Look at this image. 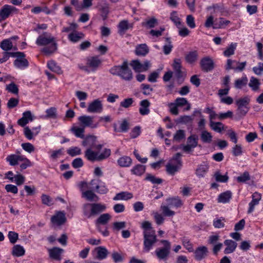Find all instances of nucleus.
Listing matches in <instances>:
<instances>
[{
    "label": "nucleus",
    "instance_id": "f257e3e1",
    "mask_svg": "<svg viewBox=\"0 0 263 263\" xmlns=\"http://www.w3.org/2000/svg\"><path fill=\"white\" fill-rule=\"evenodd\" d=\"M36 44L39 46L50 45L42 49V52L46 55L51 54L57 49V44L55 42L54 37L46 32H44L37 37Z\"/></svg>",
    "mask_w": 263,
    "mask_h": 263
},
{
    "label": "nucleus",
    "instance_id": "f03ea898",
    "mask_svg": "<svg viewBox=\"0 0 263 263\" xmlns=\"http://www.w3.org/2000/svg\"><path fill=\"white\" fill-rule=\"evenodd\" d=\"M109 72L113 75L118 76L122 79L130 81L133 79L132 70L128 67L127 61H124L121 65L115 66L112 67Z\"/></svg>",
    "mask_w": 263,
    "mask_h": 263
},
{
    "label": "nucleus",
    "instance_id": "7ed1b4c3",
    "mask_svg": "<svg viewBox=\"0 0 263 263\" xmlns=\"http://www.w3.org/2000/svg\"><path fill=\"white\" fill-rule=\"evenodd\" d=\"M250 102V99L247 96L236 100L235 103L237 106V108L235 117V120H240L246 116L250 109L249 106Z\"/></svg>",
    "mask_w": 263,
    "mask_h": 263
},
{
    "label": "nucleus",
    "instance_id": "20e7f679",
    "mask_svg": "<svg viewBox=\"0 0 263 263\" xmlns=\"http://www.w3.org/2000/svg\"><path fill=\"white\" fill-rule=\"evenodd\" d=\"M110 155V150L106 148L104 152L101 154L98 152H94L90 148H88L85 152V157L89 160L92 162L100 161L106 159Z\"/></svg>",
    "mask_w": 263,
    "mask_h": 263
},
{
    "label": "nucleus",
    "instance_id": "39448f33",
    "mask_svg": "<svg viewBox=\"0 0 263 263\" xmlns=\"http://www.w3.org/2000/svg\"><path fill=\"white\" fill-rule=\"evenodd\" d=\"M161 242L164 245V247L157 248L155 250V254L159 259L166 260L170 253L171 243L166 240H162Z\"/></svg>",
    "mask_w": 263,
    "mask_h": 263
},
{
    "label": "nucleus",
    "instance_id": "423d86ee",
    "mask_svg": "<svg viewBox=\"0 0 263 263\" xmlns=\"http://www.w3.org/2000/svg\"><path fill=\"white\" fill-rule=\"evenodd\" d=\"M144 235V250L148 252L157 241L155 231L143 232Z\"/></svg>",
    "mask_w": 263,
    "mask_h": 263
},
{
    "label": "nucleus",
    "instance_id": "0eeeda50",
    "mask_svg": "<svg viewBox=\"0 0 263 263\" xmlns=\"http://www.w3.org/2000/svg\"><path fill=\"white\" fill-rule=\"evenodd\" d=\"M129 65L136 72L139 73L147 71L150 68L151 64L147 60L141 63L139 60H134L130 61Z\"/></svg>",
    "mask_w": 263,
    "mask_h": 263
},
{
    "label": "nucleus",
    "instance_id": "6e6552de",
    "mask_svg": "<svg viewBox=\"0 0 263 263\" xmlns=\"http://www.w3.org/2000/svg\"><path fill=\"white\" fill-rule=\"evenodd\" d=\"M247 62H239L235 60L229 59L227 61L225 69L227 70L233 69L235 71H242L245 68Z\"/></svg>",
    "mask_w": 263,
    "mask_h": 263
},
{
    "label": "nucleus",
    "instance_id": "1a4fd4ad",
    "mask_svg": "<svg viewBox=\"0 0 263 263\" xmlns=\"http://www.w3.org/2000/svg\"><path fill=\"white\" fill-rule=\"evenodd\" d=\"M198 138L196 135H192L187 139V144L182 145V150L187 153L192 152L198 146Z\"/></svg>",
    "mask_w": 263,
    "mask_h": 263
},
{
    "label": "nucleus",
    "instance_id": "9d476101",
    "mask_svg": "<svg viewBox=\"0 0 263 263\" xmlns=\"http://www.w3.org/2000/svg\"><path fill=\"white\" fill-rule=\"evenodd\" d=\"M89 184L99 194H106L108 192V189L105 183L100 179H93L90 182Z\"/></svg>",
    "mask_w": 263,
    "mask_h": 263
},
{
    "label": "nucleus",
    "instance_id": "9b49d317",
    "mask_svg": "<svg viewBox=\"0 0 263 263\" xmlns=\"http://www.w3.org/2000/svg\"><path fill=\"white\" fill-rule=\"evenodd\" d=\"M78 120L84 127H89L92 128L98 126V123H94L93 117L90 116H81L79 117Z\"/></svg>",
    "mask_w": 263,
    "mask_h": 263
},
{
    "label": "nucleus",
    "instance_id": "f8f14e48",
    "mask_svg": "<svg viewBox=\"0 0 263 263\" xmlns=\"http://www.w3.org/2000/svg\"><path fill=\"white\" fill-rule=\"evenodd\" d=\"M200 65L202 71L209 72L212 70L214 67V62L209 57L202 58L200 62Z\"/></svg>",
    "mask_w": 263,
    "mask_h": 263
},
{
    "label": "nucleus",
    "instance_id": "ddd939ff",
    "mask_svg": "<svg viewBox=\"0 0 263 263\" xmlns=\"http://www.w3.org/2000/svg\"><path fill=\"white\" fill-rule=\"evenodd\" d=\"M102 64V60L97 56L91 57L87 59V65L91 72H95Z\"/></svg>",
    "mask_w": 263,
    "mask_h": 263
},
{
    "label": "nucleus",
    "instance_id": "4468645a",
    "mask_svg": "<svg viewBox=\"0 0 263 263\" xmlns=\"http://www.w3.org/2000/svg\"><path fill=\"white\" fill-rule=\"evenodd\" d=\"M103 110V105L101 101L99 99H96L90 103L87 108V111L90 113H100Z\"/></svg>",
    "mask_w": 263,
    "mask_h": 263
},
{
    "label": "nucleus",
    "instance_id": "2eb2a0df",
    "mask_svg": "<svg viewBox=\"0 0 263 263\" xmlns=\"http://www.w3.org/2000/svg\"><path fill=\"white\" fill-rule=\"evenodd\" d=\"M209 251L206 247L200 246L194 252V258L197 261L205 258L208 255Z\"/></svg>",
    "mask_w": 263,
    "mask_h": 263
},
{
    "label": "nucleus",
    "instance_id": "dca6fc26",
    "mask_svg": "<svg viewBox=\"0 0 263 263\" xmlns=\"http://www.w3.org/2000/svg\"><path fill=\"white\" fill-rule=\"evenodd\" d=\"M66 220L65 213L63 212H58L51 218V221L53 224L61 226L64 224Z\"/></svg>",
    "mask_w": 263,
    "mask_h": 263
},
{
    "label": "nucleus",
    "instance_id": "f3484780",
    "mask_svg": "<svg viewBox=\"0 0 263 263\" xmlns=\"http://www.w3.org/2000/svg\"><path fill=\"white\" fill-rule=\"evenodd\" d=\"M133 24L129 23L127 20H124L120 21L118 25V33L120 34L123 35L125 32L133 28Z\"/></svg>",
    "mask_w": 263,
    "mask_h": 263
},
{
    "label": "nucleus",
    "instance_id": "a211bd4d",
    "mask_svg": "<svg viewBox=\"0 0 263 263\" xmlns=\"http://www.w3.org/2000/svg\"><path fill=\"white\" fill-rule=\"evenodd\" d=\"M33 120V116L29 110L25 111L23 114V117L17 121V124L22 126H25L29 121Z\"/></svg>",
    "mask_w": 263,
    "mask_h": 263
},
{
    "label": "nucleus",
    "instance_id": "6ab92c4d",
    "mask_svg": "<svg viewBox=\"0 0 263 263\" xmlns=\"http://www.w3.org/2000/svg\"><path fill=\"white\" fill-rule=\"evenodd\" d=\"M16 8L10 5H4L0 10V16L3 20L8 18L11 13L15 10Z\"/></svg>",
    "mask_w": 263,
    "mask_h": 263
},
{
    "label": "nucleus",
    "instance_id": "aec40b11",
    "mask_svg": "<svg viewBox=\"0 0 263 263\" xmlns=\"http://www.w3.org/2000/svg\"><path fill=\"white\" fill-rule=\"evenodd\" d=\"M209 168V165L206 162H202L198 165L195 174L199 178L204 177Z\"/></svg>",
    "mask_w": 263,
    "mask_h": 263
},
{
    "label": "nucleus",
    "instance_id": "412c9836",
    "mask_svg": "<svg viewBox=\"0 0 263 263\" xmlns=\"http://www.w3.org/2000/svg\"><path fill=\"white\" fill-rule=\"evenodd\" d=\"M182 164L179 162V164H173L172 162H169L166 165V172L170 175L174 176L181 168Z\"/></svg>",
    "mask_w": 263,
    "mask_h": 263
},
{
    "label": "nucleus",
    "instance_id": "4be33fe9",
    "mask_svg": "<svg viewBox=\"0 0 263 263\" xmlns=\"http://www.w3.org/2000/svg\"><path fill=\"white\" fill-rule=\"evenodd\" d=\"M224 244L227 246L224 251L226 254L233 253L237 246V243L235 241L230 239L224 240Z\"/></svg>",
    "mask_w": 263,
    "mask_h": 263
},
{
    "label": "nucleus",
    "instance_id": "5701e85b",
    "mask_svg": "<svg viewBox=\"0 0 263 263\" xmlns=\"http://www.w3.org/2000/svg\"><path fill=\"white\" fill-rule=\"evenodd\" d=\"M91 214L92 216L97 215L106 210V206L105 204L100 203H91Z\"/></svg>",
    "mask_w": 263,
    "mask_h": 263
},
{
    "label": "nucleus",
    "instance_id": "b1692460",
    "mask_svg": "<svg viewBox=\"0 0 263 263\" xmlns=\"http://www.w3.org/2000/svg\"><path fill=\"white\" fill-rule=\"evenodd\" d=\"M49 256L52 259L56 260H60L61 259V255L63 250L59 248L54 247L49 250Z\"/></svg>",
    "mask_w": 263,
    "mask_h": 263
},
{
    "label": "nucleus",
    "instance_id": "393cba45",
    "mask_svg": "<svg viewBox=\"0 0 263 263\" xmlns=\"http://www.w3.org/2000/svg\"><path fill=\"white\" fill-rule=\"evenodd\" d=\"M82 196L89 201H98L99 197L91 190L83 192Z\"/></svg>",
    "mask_w": 263,
    "mask_h": 263
},
{
    "label": "nucleus",
    "instance_id": "a878e982",
    "mask_svg": "<svg viewBox=\"0 0 263 263\" xmlns=\"http://www.w3.org/2000/svg\"><path fill=\"white\" fill-rule=\"evenodd\" d=\"M198 57V53L197 50H193L189 52L185 56V61L190 64L195 63Z\"/></svg>",
    "mask_w": 263,
    "mask_h": 263
},
{
    "label": "nucleus",
    "instance_id": "bb28decb",
    "mask_svg": "<svg viewBox=\"0 0 263 263\" xmlns=\"http://www.w3.org/2000/svg\"><path fill=\"white\" fill-rule=\"evenodd\" d=\"M140 105L139 112L141 115H146L149 113L148 107L150 106V102L148 100L145 99L142 100L140 102Z\"/></svg>",
    "mask_w": 263,
    "mask_h": 263
},
{
    "label": "nucleus",
    "instance_id": "cd10ccee",
    "mask_svg": "<svg viewBox=\"0 0 263 263\" xmlns=\"http://www.w3.org/2000/svg\"><path fill=\"white\" fill-rule=\"evenodd\" d=\"M174 70L176 73L178 78H180L182 76V72L181 71V61L179 59H175L172 65Z\"/></svg>",
    "mask_w": 263,
    "mask_h": 263
},
{
    "label": "nucleus",
    "instance_id": "c85d7f7f",
    "mask_svg": "<svg viewBox=\"0 0 263 263\" xmlns=\"http://www.w3.org/2000/svg\"><path fill=\"white\" fill-rule=\"evenodd\" d=\"M118 164L122 167H127L131 165L132 159L128 156H124L117 160Z\"/></svg>",
    "mask_w": 263,
    "mask_h": 263
},
{
    "label": "nucleus",
    "instance_id": "c756f323",
    "mask_svg": "<svg viewBox=\"0 0 263 263\" xmlns=\"http://www.w3.org/2000/svg\"><path fill=\"white\" fill-rule=\"evenodd\" d=\"M95 250L97 252L96 258L99 260L106 258L108 254V250L104 247H98L96 248Z\"/></svg>",
    "mask_w": 263,
    "mask_h": 263
},
{
    "label": "nucleus",
    "instance_id": "7c9ffc66",
    "mask_svg": "<svg viewBox=\"0 0 263 263\" xmlns=\"http://www.w3.org/2000/svg\"><path fill=\"white\" fill-rule=\"evenodd\" d=\"M232 198V193L230 191L221 193L218 197V202L220 203H228Z\"/></svg>",
    "mask_w": 263,
    "mask_h": 263
},
{
    "label": "nucleus",
    "instance_id": "2f4dec72",
    "mask_svg": "<svg viewBox=\"0 0 263 263\" xmlns=\"http://www.w3.org/2000/svg\"><path fill=\"white\" fill-rule=\"evenodd\" d=\"M14 65L18 68H26L29 65L28 61L25 57L18 58L14 61Z\"/></svg>",
    "mask_w": 263,
    "mask_h": 263
},
{
    "label": "nucleus",
    "instance_id": "473e14b6",
    "mask_svg": "<svg viewBox=\"0 0 263 263\" xmlns=\"http://www.w3.org/2000/svg\"><path fill=\"white\" fill-rule=\"evenodd\" d=\"M166 201L170 206H174L177 208H180L183 205V202L179 197L168 198Z\"/></svg>",
    "mask_w": 263,
    "mask_h": 263
},
{
    "label": "nucleus",
    "instance_id": "72a5a7b5",
    "mask_svg": "<svg viewBox=\"0 0 263 263\" xmlns=\"http://www.w3.org/2000/svg\"><path fill=\"white\" fill-rule=\"evenodd\" d=\"M84 36V34L82 32L74 31L70 33L68 38L71 42L76 43L82 39Z\"/></svg>",
    "mask_w": 263,
    "mask_h": 263
},
{
    "label": "nucleus",
    "instance_id": "f704fd0d",
    "mask_svg": "<svg viewBox=\"0 0 263 263\" xmlns=\"http://www.w3.org/2000/svg\"><path fill=\"white\" fill-rule=\"evenodd\" d=\"M212 135L211 133L206 130H202L200 134V139L203 143H210L212 141Z\"/></svg>",
    "mask_w": 263,
    "mask_h": 263
},
{
    "label": "nucleus",
    "instance_id": "c9c22d12",
    "mask_svg": "<svg viewBox=\"0 0 263 263\" xmlns=\"http://www.w3.org/2000/svg\"><path fill=\"white\" fill-rule=\"evenodd\" d=\"M133 197V196L132 193L126 192H122L117 194L116 196L113 198V199L114 200H127L132 198Z\"/></svg>",
    "mask_w": 263,
    "mask_h": 263
},
{
    "label": "nucleus",
    "instance_id": "e433bc0d",
    "mask_svg": "<svg viewBox=\"0 0 263 263\" xmlns=\"http://www.w3.org/2000/svg\"><path fill=\"white\" fill-rule=\"evenodd\" d=\"M25 251L23 247L16 245L12 248V254L13 256L20 257L25 254Z\"/></svg>",
    "mask_w": 263,
    "mask_h": 263
},
{
    "label": "nucleus",
    "instance_id": "4c0bfd02",
    "mask_svg": "<svg viewBox=\"0 0 263 263\" xmlns=\"http://www.w3.org/2000/svg\"><path fill=\"white\" fill-rule=\"evenodd\" d=\"M110 219L111 216L108 213L103 214L97 219L96 223L98 225H104L107 224Z\"/></svg>",
    "mask_w": 263,
    "mask_h": 263
},
{
    "label": "nucleus",
    "instance_id": "58836bf2",
    "mask_svg": "<svg viewBox=\"0 0 263 263\" xmlns=\"http://www.w3.org/2000/svg\"><path fill=\"white\" fill-rule=\"evenodd\" d=\"M145 166L141 164H137L131 170L132 173L137 176H141L144 173Z\"/></svg>",
    "mask_w": 263,
    "mask_h": 263
},
{
    "label": "nucleus",
    "instance_id": "ea45409f",
    "mask_svg": "<svg viewBox=\"0 0 263 263\" xmlns=\"http://www.w3.org/2000/svg\"><path fill=\"white\" fill-rule=\"evenodd\" d=\"M210 126L213 130L217 133H221L224 129L223 124L220 122H215L211 121L210 122Z\"/></svg>",
    "mask_w": 263,
    "mask_h": 263
},
{
    "label": "nucleus",
    "instance_id": "a19ab883",
    "mask_svg": "<svg viewBox=\"0 0 263 263\" xmlns=\"http://www.w3.org/2000/svg\"><path fill=\"white\" fill-rule=\"evenodd\" d=\"M248 85L252 90L256 91L259 89L260 83L258 79L252 77L250 78V82Z\"/></svg>",
    "mask_w": 263,
    "mask_h": 263
},
{
    "label": "nucleus",
    "instance_id": "79ce46f5",
    "mask_svg": "<svg viewBox=\"0 0 263 263\" xmlns=\"http://www.w3.org/2000/svg\"><path fill=\"white\" fill-rule=\"evenodd\" d=\"M47 66L51 71L58 74H61L62 73L61 67L54 61H49L47 63Z\"/></svg>",
    "mask_w": 263,
    "mask_h": 263
},
{
    "label": "nucleus",
    "instance_id": "37998d69",
    "mask_svg": "<svg viewBox=\"0 0 263 263\" xmlns=\"http://www.w3.org/2000/svg\"><path fill=\"white\" fill-rule=\"evenodd\" d=\"M148 52V48L146 44H141L137 47L135 53L137 55L144 56Z\"/></svg>",
    "mask_w": 263,
    "mask_h": 263
},
{
    "label": "nucleus",
    "instance_id": "c03bdc74",
    "mask_svg": "<svg viewBox=\"0 0 263 263\" xmlns=\"http://www.w3.org/2000/svg\"><path fill=\"white\" fill-rule=\"evenodd\" d=\"M1 48L4 51H9L13 48V44L11 39H5L2 41L0 45Z\"/></svg>",
    "mask_w": 263,
    "mask_h": 263
},
{
    "label": "nucleus",
    "instance_id": "a18cd8bd",
    "mask_svg": "<svg viewBox=\"0 0 263 263\" xmlns=\"http://www.w3.org/2000/svg\"><path fill=\"white\" fill-rule=\"evenodd\" d=\"M236 43H231L230 45L223 52V54L226 57H229L234 54L235 50L236 48Z\"/></svg>",
    "mask_w": 263,
    "mask_h": 263
},
{
    "label": "nucleus",
    "instance_id": "49530a36",
    "mask_svg": "<svg viewBox=\"0 0 263 263\" xmlns=\"http://www.w3.org/2000/svg\"><path fill=\"white\" fill-rule=\"evenodd\" d=\"M71 131L74 134V135L78 138H84V128L81 127H72L71 128Z\"/></svg>",
    "mask_w": 263,
    "mask_h": 263
},
{
    "label": "nucleus",
    "instance_id": "de8ad7c7",
    "mask_svg": "<svg viewBox=\"0 0 263 263\" xmlns=\"http://www.w3.org/2000/svg\"><path fill=\"white\" fill-rule=\"evenodd\" d=\"M91 203H85L83 206V213L84 215L88 218L92 216L91 214Z\"/></svg>",
    "mask_w": 263,
    "mask_h": 263
},
{
    "label": "nucleus",
    "instance_id": "09e8293b",
    "mask_svg": "<svg viewBox=\"0 0 263 263\" xmlns=\"http://www.w3.org/2000/svg\"><path fill=\"white\" fill-rule=\"evenodd\" d=\"M165 41L167 42V44H165L163 47V52L165 54L167 55L170 53L171 52L172 48L173 47L172 42L171 41V39L169 37H166L165 39Z\"/></svg>",
    "mask_w": 263,
    "mask_h": 263
},
{
    "label": "nucleus",
    "instance_id": "8fccbe9b",
    "mask_svg": "<svg viewBox=\"0 0 263 263\" xmlns=\"http://www.w3.org/2000/svg\"><path fill=\"white\" fill-rule=\"evenodd\" d=\"M248 82V79L246 77L241 78V79H237L235 82V87L236 88L240 89L243 86L247 85Z\"/></svg>",
    "mask_w": 263,
    "mask_h": 263
},
{
    "label": "nucleus",
    "instance_id": "3c124183",
    "mask_svg": "<svg viewBox=\"0 0 263 263\" xmlns=\"http://www.w3.org/2000/svg\"><path fill=\"white\" fill-rule=\"evenodd\" d=\"M46 118L56 119L57 118V109L54 107H50L46 110Z\"/></svg>",
    "mask_w": 263,
    "mask_h": 263
},
{
    "label": "nucleus",
    "instance_id": "603ef678",
    "mask_svg": "<svg viewBox=\"0 0 263 263\" xmlns=\"http://www.w3.org/2000/svg\"><path fill=\"white\" fill-rule=\"evenodd\" d=\"M145 180H148L153 184H160L162 182V179L156 177L155 176L150 174H147Z\"/></svg>",
    "mask_w": 263,
    "mask_h": 263
},
{
    "label": "nucleus",
    "instance_id": "864d4df0",
    "mask_svg": "<svg viewBox=\"0 0 263 263\" xmlns=\"http://www.w3.org/2000/svg\"><path fill=\"white\" fill-rule=\"evenodd\" d=\"M230 23L229 21L224 20L223 18H220L218 22H215L213 26V29H218L223 28Z\"/></svg>",
    "mask_w": 263,
    "mask_h": 263
},
{
    "label": "nucleus",
    "instance_id": "5fc2aeb1",
    "mask_svg": "<svg viewBox=\"0 0 263 263\" xmlns=\"http://www.w3.org/2000/svg\"><path fill=\"white\" fill-rule=\"evenodd\" d=\"M67 154L71 157H74L81 154V149L78 147H72L67 151Z\"/></svg>",
    "mask_w": 263,
    "mask_h": 263
},
{
    "label": "nucleus",
    "instance_id": "6e6d98bb",
    "mask_svg": "<svg viewBox=\"0 0 263 263\" xmlns=\"http://www.w3.org/2000/svg\"><path fill=\"white\" fill-rule=\"evenodd\" d=\"M157 20L155 17H152L149 20L143 22L142 26L148 28H153L157 24Z\"/></svg>",
    "mask_w": 263,
    "mask_h": 263
},
{
    "label": "nucleus",
    "instance_id": "4d7b16f0",
    "mask_svg": "<svg viewBox=\"0 0 263 263\" xmlns=\"http://www.w3.org/2000/svg\"><path fill=\"white\" fill-rule=\"evenodd\" d=\"M185 138V132L183 130L180 129L176 132L173 137V140L180 142Z\"/></svg>",
    "mask_w": 263,
    "mask_h": 263
},
{
    "label": "nucleus",
    "instance_id": "13d9d810",
    "mask_svg": "<svg viewBox=\"0 0 263 263\" xmlns=\"http://www.w3.org/2000/svg\"><path fill=\"white\" fill-rule=\"evenodd\" d=\"M214 176L217 182H226L229 179V177L227 175H222L219 172H216Z\"/></svg>",
    "mask_w": 263,
    "mask_h": 263
},
{
    "label": "nucleus",
    "instance_id": "bf43d9fd",
    "mask_svg": "<svg viewBox=\"0 0 263 263\" xmlns=\"http://www.w3.org/2000/svg\"><path fill=\"white\" fill-rule=\"evenodd\" d=\"M140 87L142 89V93L146 96L149 95L153 91V89L148 84H142Z\"/></svg>",
    "mask_w": 263,
    "mask_h": 263
},
{
    "label": "nucleus",
    "instance_id": "052dcab7",
    "mask_svg": "<svg viewBox=\"0 0 263 263\" xmlns=\"http://www.w3.org/2000/svg\"><path fill=\"white\" fill-rule=\"evenodd\" d=\"M224 218L220 217L219 219H216L213 220V226L215 228H222L224 227Z\"/></svg>",
    "mask_w": 263,
    "mask_h": 263
},
{
    "label": "nucleus",
    "instance_id": "680f3d73",
    "mask_svg": "<svg viewBox=\"0 0 263 263\" xmlns=\"http://www.w3.org/2000/svg\"><path fill=\"white\" fill-rule=\"evenodd\" d=\"M249 180H250V176L249 172L247 171L237 178V181L238 182H245Z\"/></svg>",
    "mask_w": 263,
    "mask_h": 263
},
{
    "label": "nucleus",
    "instance_id": "e2e57ef3",
    "mask_svg": "<svg viewBox=\"0 0 263 263\" xmlns=\"http://www.w3.org/2000/svg\"><path fill=\"white\" fill-rule=\"evenodd\" d=\"M6 89L15 95H17L18 93V88L17 85L13 82H12L10 84L7 85Z\"/></svg>",
    "mask_w": 263,
    "mask_h": 263
},
{
    "label": "nucleus",
    "instance_id": "0e129e2a",
    "mask_svg": "<svg viewBox=\"0 0 263 263\" xmlns=\"http://www.w3.org/2000/svg\"><path fill=\"white\" fill-rule=\"evenodd\" d=\"M6 161L11 166H14L18 164L16 155L12 154L8 156L6 158Z\"/></svg>",
    "mask_w": 263,
    "mask_h": 263
},
{
    "label": "nucleus",
    "instance_id": "69168bd1",
    "mask_svg": "<svg viewBox=\"0 0 263 263\" xmlns=\"http://www.w3.org/2000/svg\"><path fill=\"white\" fill-rule=\"evenodd\" d=\"M170 18L177 27L181 25L180 19L178 16L177 12L176 11H173L171 13Z\"/></svg>",
    "mask_w": 263,
    "mask_h": 263
},
{
    "label": "nucleus",
    "instance_id": "338daca9",
    "mask_svg": "<svg viewBox=\"0 0 263 263\" xmlns=\"http://www.w3.org/2000/svg\"><path fill=\"white\" fill-rule=\"evenodd\" d=\"M8 237L10 240V242L11 243L14 244L17 241L18 238V235L15 232L10 231L8 233Z\"/></svg>",
    "mask_w": 263,
    "mask_h": 263
},
{
    "label": "nucleus",
    "instance_id": "774afa93",
    "mask_svg": "<svg viewBox=\"0 0 263 263\" xmlns=\"http://www.w3.org/2000/svg\"><path fill=\"white\" fill-rule=\"evenodd\" d=\"M133 102L134 100L133 98H126L120 102V105L122 107L127 108L132 106Z\"/></svg>",
    "mask_w": 263,
    "mask_h": 263
}]
</instances>
